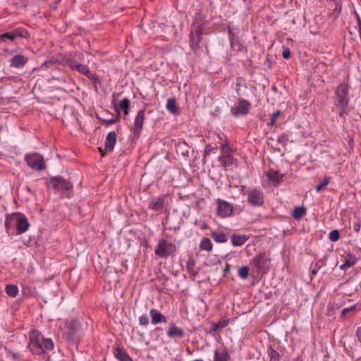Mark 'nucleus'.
<instances>
[{
  "label": "nucleus",
  "mask_w": 361,
  "mask_h": 361,
  "mask_svg": "<svg viewBox=\"0 0 361 361\" xmlns=\"http://www.w3.org/2000/svg\"><path fill=\"white\" fill-rule=\"evenodd\" d=\"M357 262V258L351 255H348L345 258L344 263L341 265L340 269L342 270H345L346 269L353 267L355 264Z\"/></svg>",
  "instance_id": "393cba45"
},
{
  "label": "nucleus",
  "mask_w": 361,
  "mask_h": 361,
  "mask_svg": "<svg viewBox=\"0 0 361 361\" xmlns=\"http://www.w3.org/2000/svg\"><path fill=\"white\" fill-rule=\"evenodd\" d=\"M212 237L215 242L220 243H226L228 240L226 235L221 232H212Z\"/></svg>",
  "instance_id": "cd10ccee"
},
{
  "label": "nucleus",
  "mask_w": 361,
  "mask_h": 361,
  "mask_svg": "<svg viewBox=\"0 0 361 361\" xmlns=\"http://www.w3.org/2000/svg\"><path fill=\"white\" fill-rule=\"evenodd\" d=\"M166 196L164 195L152 197L148 204L149 209L155 212H162L164 209V202Z\"/></svg>",
  "instance_id": "ddd939ff"
},
{
  "label": "nucleus",
  "mask_w": 361,
  "mask_h": 361,
  "mask_svg": "<svg viewBox=\"0 0 361 361\" xmlns=\"http://www.w3.org/2000/svg\"><path fill=\"white\" fill-rule=\"evenodd\" d=\"M75 71L85 75L87 78L90 79L94 83H96L98 81V78L97 77L96 74L92 73L87 65H83L79 63V64L76 67Z\"/></svg>",
  "instance_id": "4468645a"
},
{
  "label": "nucleus",
  "mask_w": 361,
  "mask_h": 361,
  "mask_svg": "<svg viewBox=\"0 0 361 361\" xmlns=\"http://www.w3.org/2000/svg\"><path fill=\"white\" fill-rule=\"evenodd\" d=\"M238 276L243 279H246L249 276V268L246 266L240 267L238 270Z\"/></svg>",
  "instance_id": "f704fd0d"
},
{
  "label": "nucleus",
  "mask_w": 361,
  "mask_h": 361,
  "mask_svg": "<svg viewBox=\"0 0 361 361\" xmlns=\"http://www.w3.org/2000/svg\"><path fill=\"white\" fill-rule=\"evenodd\" d=\"M230 355L226 348L214 350L213 361H229Z\"/></svg>",
  "instance_id": "f3484780"
},
{
  "label": "nucleus",
  "mask_w": 361,
  "mask_h": 361,
  "mask_svg": "<svg viewBox=\"0 0 361 361\" xmlns=\"http://www.w3.org/2000/svg\"><path fill=\"white\" fill-rule=\"evenodd\" d=\"M330 182V178L329 177H324L323 180L321 181V183L316 185L315 188L317 192H320L322 190H324L326 186L328 185V184Z\"/></svg>",
  "instance_id": "473e14b6"
},
{
  "label": "nucleus",
  "mask_w": 361,
  "mask_h": 361,
  "mask_svg": "<svg viewBox=\"0 0 361 361\" xmlns=\"http://www.w3.org/2000/svg\"><path fill=\"white\" fill-rule=\"evenodd\" d=\"M25 161L33 170L43 171L46 169L44 157L39 153L32 152L26 154L25 156Z\"/></svg>",
  "instance_id": "20e7f679"
},
{
  "label": "nucleus",
  "mask_w": 361,
  "mask_h": 361,
  "mask_svg": "<svg viewBox=\"0 0 361 361\" xmlns=\"http://www.w3.org/2000/svg\"><path fill=\"white\" fill-rule=\"evenodd\" d=\"M240 192L242 195L246 196V202L252 207H259L264 203V192L259 188L242 185L240 186Z\"/></svg>",
  "instance_id": "7ed1b4c3"
},
{
  "label": "nucleus",
  "mask_w": 361,
  "mask_h": 361,
  "mask_svg": "<svg viewBox=\"0 0 361 361\" xmlns=\"http://www.w3.org/2000/svg\"><path fill=\"white\" fill-rule=\"evenodd\" d=\"M27 348L35 355L47 354L54 348V343L50 338H45L37 330H32L30 333Z\"/></svg>",
  "instance_id": "f257e3e1"
},
{
  "label": "nucleus",
  "mask_w": 361,
  "mask_h": 361,
  "mask_svg": "<svg viewBox=\"0 0 361 361\" xmlns=\"http://www.w3.org/2000/svg\"><path fill=\"white\" fill-rule=\"evenodd\" d=\"M306 214V209L303 207H296L293 212V216L296 220H300Z\"/></svg>",
  "instance_id": "c756f323"
},
{
  "label": "nucleus",
  "mask_w": 361,
  "mask_h": 361,
  "mask_svg": "<svg viewBox=\"0 0 361 361\" xmlns=\"http://www.w3.org/2000/svg\"><path fill=\"white\" fill-rule=\"evenodd\" d=\"M49 185L54 190L62 191L63 192L69 191L73 188V185L70 182L66 180L61 176L50 178L49 180Z\"/></svg>",
  "instance_id": "1a4fd4ad"
},
{
  "label": "nucleus",
  "mask_w": 361,
  "mask_h": 361,
  "mask_svg": "<svg viewBox=\"0 0 361 361\" xmlns=\"http://www.w3.org/2000/svg\"><path fill=\"white\" fill-rule=\"evenodd\" d=\"M130 103V102L128 98H124L119 104L120 109L124 111L126 115L128 114Z\"/></svg>",
  "instance_id": "2f4dec72"
},
{
  "label": "nucleus",
  "mask_w": 361,
  "mask_h": 361,
  "mask_svg": "<svg viewBox=\"0 0 361 361\" xmlns=\"http://www.w3.org/2000/svg\"><path fill=\"white\" fill-rule=\"evenodd\" d=\"M114 355L120 361H133L131 357L128 355V353L121 348H116Z\"/></svg>",
  "instance_id": "a878e982"
},
{
  "label": "nucleus",
  "mask_w": 361,
  "mask_h": 361,
  "mask_svg": "<svg viewBox=\"0 0 361 361\" xmlns=\"http://www.w3.org/2000/svg\"><path fill=\"white\" fill-rule=\"evenodd\" d=\"M185 335L184 331L176 326L173 323L170 324V328L169 331H167V336L169 338H183Z\"/></svg>",
  "instance_id": "aec40b11"
},
{
  "label": "nucleus",
  "mask_w": 361,
  "mask_h": 361,
  "mask_svg": "<svg viewBox=\"0 0 361 361\" xmlns=\"http://www.w3.org/2000/svg\"><path fill=\"white\" fill-rule=\"evenodd\" d=\"M228 324V320H220L217 324H215V326L214 327V330L216 331L219 329L225 328Z\"/></svg>",
  "instance_id": "58836bf2"
},
{
  "label": "nucleus",
  "mask_w": 361,
  "mask_h": 361,
  "mask_svg": "<svg viewBox=\"0 0 361 361\" xmlns=\"http://www.w3.org/2000/svg\"><path fill=\"white\" fill-rule=\"evenodd\" d=\"M267 354L270 359V361H280V354L274 349L271 346H269L267 349Z\"/></svg>",
  "instance_id": "c85d7f7f"
},
{
  "label": "nucleus",
  "mask_w": 361,
  "mask_h": 361,
  "mask_svg": "<svg viewBox=\"0 0 361 361\" xmlns=\"http://www.w3.org/2000/svg\"><path fill=\"white\" fill-rule=\"evenodd\" d=\"M214 149V147H212L210 144H207L205 147L204 154H203V159L205 160V158L209 156L211 152Z\"/></svg>",
  "instance_id": "79ce46f5"
},
{
  "label": "nucleus",
  "mask_w": 361,
  "mask_h": 361,
  "mask_svg": "<svg viewBox=\"0 0 361 361\" xmlns=\"http://www.w3.org/2000/svg\"><path fill=\"white\" fill-rule=\"evenodd\" d=\"M356 19H357V22L358 28H359L361 27V18L357 13H356Z\"/></svg>",
  "instance_id": "3c124183"
},
{
  "label": "nucleus",
  "mask_w": 361,
  "mask_h": 361,
  "mask_svg": "<svg viewBox=\"0 0 361 361\" xmlns=\"http://www.w3.org/2000/svg\"><path fill=\"white\" fill-rule=\"evenodd\" d=\"M200 248H212V244L209 238H203L201 240Z\"/></svg>",
  "instance_id": "c9c22d12"
},
{
  "label": "nucleus",
  "mask_w": 361,
  "mask_h": 361,
  "mask_svg": "<svg viewBox=\"0 0 361 361\" xmlns=\"http://www.w3.org/2000/svg\"><path fill=\"white\" fill-rule=\"evenodd\" d=\"M120 116H121L120 114L118 112L116 117L114 118V119H117L116 123L120 120Z\"/></svg>",
  "instance_id": "5fc2aeb1"
},
{
  "label": "nucleus",
  "mask_w": 361,
  "mask_h": 361,
  "mask_svg": "<svg viewBox=\"0 0 361 361\" xmlns=\"http://www.w3.org/2000/svg\"><path fill=\"white\" fill-rule=\"evenodd\" d=\"M231 240L233 246H241L248 240V237L245 235L233 234L231 236Z\"/></svg>",
  "instance_id": "4be33fe9"
},
{
  "label": "nucleus",
  "mask_w": 361,
  "mask_h": 361,
  "mask_svg": "<svg viewBox=\"0 0 361 361\" xmlns=\"http://www.w3.org/2000/svg\"><path fill=\"white\" fill-rule=\"evenodd\" d=\"M30 224L27 218L20 214V216L17 219L16 221V230L18 234H22L25 233L29 228Z\"/></svg>",
  "instance_id": "a211bd4d"
},
{
  "label": "nucleus",
  "mask_w": 361,
  "mask_h": 361,
  "mask_svg": "<svg viewBox=\"0 0 361 361\" xmlns=\"http://www.w3.org/2000/svg\"><path fill=\"white\" fill-rule=\"evenodd\" d=\"M353 228L356 232H358L360 229V225L359 224L355 223Z\"/></svg>",
  "instance_id": "8fccbe9b"
},
{
  "label": "nucleus",
  "mask_w": 361,
  "mask_h": 361,
  "mask_svg": "<svg viewBox=\"0 0 361 361\" xmlns=\"http://www.w3.org/2000/svg\"><path fill=\"white\" fill-rule=\"evenodd\" d=\"M157 248L161 249V248H167V242L164 240H161L159 242V244L157 247Z\"/></svg>",
  "instance_id": "de8ad7c7"
},
{
  "label": "nucleus",
  "mask_w": 361,
  "mask_h": 361,
  "mask_svg": "<svg viewBox=\"0 0 361 361\" xmlns=\"http://www.w3.org/2000/svg\"><path fill=\"white\" fill-rule=\"evenodd\" d=\"M76 56H78V59H80V60H81L83 56L82 53H79V54H76Z\"/></svg>",
  "instance_id": "864d4df0"
},
{
  "label": "nucleus",
  "mask_w": 361,
  "mask_h": 361,
  "mask_svg": "<svg viewBox=\"0 0 361 361\" xmlns=\"http://www.w3.org/2000/svg\"><path fill=\"white\" fill-rule=\"evenodd\" d=\"M5 291L10 297L15 298L18 295L19 290L16 285L8 284L6 286Z\"/></svg>",
  "instance_id": "bb28decb"
},
{
  "label": "nucleus",
  "mask_w": 361,
  "mask_h": 361,
  "mask_svg": "<svg viewBox=\"0 0 361 361\" xmlns=\"http://www.w3.org/2000/svg\"><path fill=\"white\" fill-rule=\"evenodd\" d=\"M116 142V133L115 131L110 132L105 140L104 149L106 152H112Z\"/></svg>",
  "instance_id": "6ab92c4d"
},
{
  "label": "nucleus",
  "mask_w": 361,
  "mask_h": 361,
  "mask_svg": "<svg viewBox=\"0 0 361 361\" xmlns=\"http://www.w3.org/2000/svg\"><path fill=\"white\" fill-rule=\"evenodd\" d=\"M340 238V233L338 230H333L330 232L329 238L331 241L335 242L337 241Z\"/></svg>",
  "instance_id": "4c0bfd02"
},
{
  "label": "nucleus",
  "mask_w": 361,
  "mask_h": 361,
  "mask_svg": "<svg viewBox=\"0 0 361 361\" xmlns=\"http://www.w3.org/2000/svg\"><path fill=\"white\" fill-rule=\"evenodd\" d=\"M228 39H229V41H231L235 38H237L238 37L233 33L232 29L231 28L230 26H228Z\"/></svg>",
  "instance_id": "49530a36"
},
{
  "label": "nucleus",
  "mask_w": 361,
  "mask_h": 361,
  "mask_svg": "<svg viewBox=\"0 0 361 361\" xmlns=\"http://www.w3.org/2000/svg\"><path fill=\"white\" fill-rule=\"evenodd\" d=\"M251 103L245 99L238 98L231 109V114L234 117L245 116L250 111Z\"/></svg>",
  "instance_id": "39448f33"
},
{
  "label": "nucleus",
  "mask_w": 361,
  "mask_h": 361,
  "mask_svg": "<svg viewBox=\"0 0 361 361\" xmlns=\"http://www.w3.org/2000/svg\"><path fill=\"white\" fill-rule=\"evenodd\" d=\"M66 331L65 332L66 338L71 341L76 340V333L80 330V324L78 319H71L66 323Z\"/></svg>",
  "instance_id": "9d476101"
},
{
  "label": "nucleus",
  "mask_w": 361,
  "mask_h": 361,
  "mask_svg": "<svg viewBox=\"0 0 361 361\" xmlns=\"http://www.w3.org/2000/svg\"><path fill=\"white\" fill-rule=\"evenodd\" d=\"M155 255L160 257H166L169 255V250H155Z\"/></svg>",
  "instance_id": "37998d69"
},
{
  "label": "nucleus",
  "mask_w": 361,
  "mask_h": 361,
  "mask_svg": "<svg viewBox=\"0 0 361 361\" xmlns=\"http://www.w3.org/2000/svg\"><path fill=\"white\" fill-rule=\"evenodd\" d=\"M151 317V322L153 325H157L160 323H166L167 322L166 317L156 309H151L149 311Z\"/></svg>",
  "instance_id": "dca6fc26"
},
{
  "label": "nucleus",
  "mask_w": 361,
  "mask_h": 361,
  "mask_svg": "<svg viewBox=\"0 0 361 361\" xmlns=\"http://www.w3.org/2000/svg\"><path fill=\"white\" fill-rule=\"evenodd\" d=\"M335 97L334 102L337 109L340 117H343L348 113V106L349 103L348 93L349 86L346 83H341L334 91Z\"/></svg>",
  "instance_id": "f03ea898"
},
{
  "label": "nucleus",
  "mask_w": 361,
  "mask_h": 361,
  "mask_svg": "<svg viewBox=\"0 0 361 361\" xmlns=\"http://www.w3.org/2000/svg\"><path fill=\"white\" fill-rule=\"evenodd\" d=\"M230 43L231 48L237 52L241 51L244 49V46L238 37L230 41Z\"/></svg>",
  "instance_id": "7c9ffc66"
},
{
  "label": "nucleus",
  "mask_w": 361,
  "mask_h": 361,
  "mask_svg": "<svg viewBox=\"0 0 361 361\" xmlns=\"http://www.w3.org/2000/svg\"><path fill=\"white\" fill-rule=\"evenodd\" d=\"M64 64L68 68L73 70H75L79 63H78L75 59L72 58H66L64 59Z\"/></svg>",
  "instance_id": "72a5a7b5"
},
{
  "label": "nucleus",
  "mask_w": 361,
  "mask_h": 361,
  "mask_svg": "<svg viewBox=\"0 0 361 361\" xmlns=\"http://www.w3.org/2000/svg\"><path fill=\"white\" fill-rule=\"evenodd\" d=\"M166 107V109L173 115H178L180 114V111L176 106V101L174 97H171L167 99Z\"/></svg>",
  "instance_id": "5701e85b"
},
{
  "label": "nucleus",
  "mask_w": 361,
  "mask_h": 361,
  "mask_svg": "<svg viewBox=\"0 0 361 361\" xmlns=\"http://www.w3.org/2000/svg\"><path fill=\"white\" fill-rule=\"evenodd\" d=\"M282 56L284 59H288L290 56V50L288 47H283Z\"/></svg>",
  "instance_id": "a18cd8bd"
},
{
  "label": "nucleus",
  "mask_w": 361,
  "mask_h": 361,
  "mask_svg": "<svg viewBox=\"0 0 361 361\" xmlns=\"http://www.w3.org/2000/svg\"><path fill=\"white\" fill-rule=\"evenodd\" d=\"M202 37V25H193L190 34V46L194 51H197L200 48V43Z\"/></svg>",
  "instance_id": "6e6552de"
},
{
  "label": "nucleus",
  "mask_w": 361,
  "mask_h": 361,
  "mask_svg": "<svg viewBox=\"0 0 361 361\" xmlns=\"http://www.w3.org/2000/svg\"><path fill=\"white\" fill-rule=\"evenodd\" d=\"M99 150L102 153V156L104 157V153L103 152V149L102 147H99Z\"/></svg>",
  "instance_id": "6e6d98bb"
},
{
  "label": "nucleus",
  "mask_w": 361,
  "mask_h": 361,
  "mask_svg": "<svg viewBox=\"0 0 361 361\" xmlns=\"http://www.w3.org/2000/svg\"><path fill=\"white\" fill-rule=\"evenodd\" d=\"M216 202L218 203L217 214L219 216L224 218L233 214V207L232 204L221 199H217Z\"/></svg>",
  "instance_id": "9b49d317"
},
{
  "label": "nucleus",
  "mask_w": 361,
  "mask_h": 361,
  "mask_svg": "<svg viewBox=\"0 0 361 361\" xmlns=\"http://www.w3.org/2000/svg\"><path fill=\"white\" fill-rule=\"evenodd\" d=\"M292 361H301L300 358L299 357H295Z\"/></svg>",
  "instance_id": "13d9d810"
},
{
  "label": "nucleus",
  "mask_w": 361,
  "mask_h": 361,
  "mask_svg": "<svg viewBox=\"0 0 361 361\" xmlns=\"http://www.w3.org/2000/svg\"><path fill=\"white\" fill-rule=\"evenodd\" d=\"M145 118V109H141L137 112L134 121L133 134L138 137L142 130L144 121Z\"/></svg>",
  "instance_id": "f8f14e48"
},
{
  "label": "nucleus",
  "mask_w": 361,
  "mask_h": 361,
  "mask_svg": "<svg viewBox=\"0 0 361 361\" xmlns=\"http://www.w3.org/2000/svg\"><path fill=\"white\" fill-rule=\"evenodd\" d=\"M27 61V59L23 55L17 54L11 59V66L17 68L23 67Z\"/></svg>",
  "instance_id": "412c9836"
},
{
  "label": "nucleus",
  "mask_w": 361,
  "mask_h": 361,
  "mask_svg": "<svg viewBox=\"0 0 361 361\" xmlns=\"http://www.w3.org/2000/svg\"><path fill=\"white\" fill-rule=\"evenodd\" d=\"M280 114L281 111L278 110L272 114L270 122L269 123V126L272 127L276 124V119L279 116Z\"/></svg>",
  "instance_id": "ea45409f"
},
{
  "label": "nucleus",
  "mask_w": 361,
  "mask_h": 361,
  "mask_svg": "<svg viewBox=\"0 0 361 361\" xmlns=\"http://www.w3.org/2000/svg\"><path fill=\"white\" fill-rule=\"evenodd\" d=\"M1 42H6L7 40H10L11 42L14 41L13 35L11 32H5L2 35H0Z\"/></svg>",
  "instance_id": "e433bc0d"
},
{
  "label": "nucleus",
  "mask_w": 361,
  "mask_h": 361,
  "mask_svg": "<svg viewBox=\"0 0 361 361\" xmlns=\"http://www.w3.org/2000/svg\"><path fill=\"white\" fill-rule=\"evenodd\" d=\"M251 265L253 266L258 272L266 274L269 269L270 259L265 253H262L252 259Z\"/></svg>",
  "instance_id": "423d86ee"
},
{
  "label": "nucleus",
  "mask_w": 361,
  "mask_h": 361,
  "mask_svg": "<svg viewBox=\"0 0 361 361\" xmlns=\"http://www.w3.org/2000/svg\"><path fill=\"white\" fill-rule=\"evenodd\" d=\"M222 154L219 157L218 161L221 163V166L226 169L234 164V158L232 155V149L228 146V142L222 144L221 147Z\"/></svg>",
  "instance_id": "0eeeda50"
},
{
  "label": "nucleus",
  "mask_w": 361,
  "mask_h": 361,
  "mask_svg": "<svg viewBox=\"0 0 361 361\" xmlns=\"http://www.w3.org/2000/svg\"><path fill=\"white\" fill-rule=\"evenodd\" d=\"M267 176L272 184L278 185L282 181L284 174L280 173L279 171L270 169L267 173Z\"/></svg>",
  "instance_id": "2eb2a0df"
},
{
  "label": "nucleus",
  "mask_w": 361,
  "mask_h": 361,
  "mask_svg": "<svg viewBox=\"0 0 361 361\" xmlns=\"http://www.w3.org/2000/svg\"><path fill=\"white\" fill-rule=\"evenodd\" d=\"M139 324L143 326H147L149 324V319L147 314H142L139 317Z\"/></svg>",
  "instance_id": "a19ab883"
},
{
  "label": "nucleus",
  "mask_w": 361,
  "mask_h": 361,
  "mask_svg": "<svg viewBox=\"0 0 361 361\" xmlns=\"http://www.w3.org/2000/svg\"><path fill=\"white\" fill-rule=\"evenodd\" d=\"M355 309V306H351L350 307L344 308L342 310V314H345L346 313L349 312L350 311H352Z\"/></svg>",
  "instance_id": "09e8293b"
},
{
  "label": "nucleus",
  "mask_w": 361,
  "mask_h": 361,
  "mask_svg": "<svg viewBox=\"0 0 361 361\" xmlns=\"http://www.w3.org/2000/svg\"><path fill=\"white\" fill-rule=\"evenodd\" d=\"M317 271L316 270V269L314 268L312 269L311 274L312 276H314L317 274Z\"/></svg>",
  "instance_id": "603ef678"
},
{
  "label": "nucleus",
  "mask_w": 361,
  "mask_h": 361,
  "mask_svg": "<svg viewBox=\"0 0 361 361\" xmlns=\"http://www.w3.org/2000/svg\"><path fill=\"white\" fill-rule=\"evenodd\" d=\"M11 32L12 35H13V38L15 40L17 38L28 39L30 37L29 32L23 27H18Z\"/></svg>",
  "instance_id": "b1692460"
},
{
  "label": "nucleus",
  "mask_w": 361,
  "mask_h": 361,
  "mask_svg": "<svg viewBox=\"0 0 361 361\" xmlns=\"http://www.w3.org/2000/svg\"><path fill=\"white\" fill-rule=\"evenodd\" d=\"M283 136H280V137H279L278 140H277V141H278V142H281L282 141V140H283Z\"/></svg>",
  "instance_id": "4d7b16f0"
},
{
  "label": "nucleus",
  "mask_w": 361,
  "mask_h": 361,
  "mask_svg": "<svg viewBox=\"0 0 361 361\" xmlns=\"http://www.w3.org/2000/svg\"><path fill=\"white\" fill-rule=\"evenodd\" d=\"M117 119H103L102 120V124L104 126H110L116 123Z\"/></svg>",
  "instance_id": "c03bdc74"
}]
</instances>
